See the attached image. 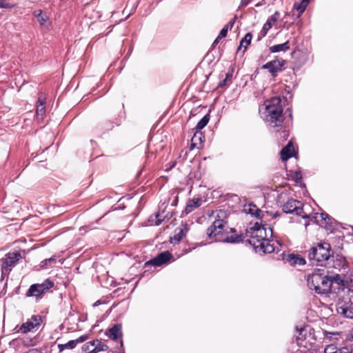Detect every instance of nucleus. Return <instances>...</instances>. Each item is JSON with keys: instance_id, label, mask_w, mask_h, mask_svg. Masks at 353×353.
Masks as SVG:
<instances>
[{"instance_id": "f257e3e1", "label": "nucleus", "mask_w": 353, "mask_h": 353, "mask_svg": "<svg viewBox=\"0 0 353 353\" xmlns=\"http://www.w3.org/2000/svg\"><path fill=\"white\" fill-rule=\"evenodd\" d=\"M211 218L214 220L212 225L207 229V235L209 239L215 241L231 243L243 241L241 235H228L230 232H234L235 230L230 228L227 225L228 213L225 210H219L213 212Z\"/></svg>"}, {"instance_id": "f03ea898", "label": "nucleus", "mask_w": 353, "mask_h": 353, "mask_svg": "<svg viewBox=\"0 0 353 353\" xmlns=\"http://www.w3.org/2000/svg\"><path fill=\"white\" fill-rule=\"evenodd\" d=\"M283 110L279 97L265 101L259 109L261 118L276 132H279L284 121Z\"/></svg>"}, {"instance_id": "7ed1b4c3", "label": "nucleus", "mask_w": 353, "mask_h": 353, "mask_svg": "<svg viewBox=\"0 0 353 353\" xmlns=\"http://www.w3.org/2000/svg\"><path fill=\"white\" fill-rule=\"evenodd\" d=\"M307 281L309 288L317 294H323L330 292L328 271L325 273L324 270L319 269L308 276Z\"/></svg>"}, {"instance_id": "20e7f679", "label": "nucleus", "mask_w": 353, "mask_h": 353, "mask_svg": "<svg viewBox=\"0 0 353 353\" xmlns=\"http://www.w3.org/2000/svg\"><path fill=\"white\" fill-rule=\"evenodd\" d=\"M330 245L327 243H321L310 249L308 257L310 261H314L321 264L317 265L327 267L330 264Z\"/></svg>"}, {"instance_id": "39448f33", "label": "nucleus", "mask_w": 353, "mask_h": 353, "mask_svg": "<svg viewBox=\"0 0 353 353\" xmlns=\"http://www.w3.org/2000/svg\"><path fill=\"white\" fill-rule=\"evenodd\" d=\"M247 234L250 236L249 243L254 248L260 244L261 241L268 239L266 229L258 222L247 229Z\"/></svg>"}, {"instance_id": "423d86ee", "label": "nucleus", "mask_w": 353, "mask_h": 353, "mask_svg": "<svg viewBox=\"0 0 353 353\" xmlns=\"http://www.w3.org/2000/svg\"><path fill=\"white\" fill-rule=\"evenodd\" d=\"M22 259L19 252H9L1 259V281L8 277L13 267Z\"/></svg>"}, {"instance_id": "0eeeda50", "label": "nucleus", "mask_w": 353, "mask_h": 353, "mask_svg": "<svg viewBox=\"0 0 353 353\" xmlns=\"http://www.w3.org/2000/svg\"><path fill=\"white\" fill-rule=\"evenodd\" d=\"M283 211L286 214L294 213L298 216H301L303 218H308L307 215L303 214V210L302 203L295 199H289L283 205Z\"/></svg>"}, {"instance_id": "6e6552de", "label": "nucleus", "mask_w": 353, "mask_h": 353, "mask_svg": "<svg viewBox=\"0 0 353 353\" xmlns=\"http://www.w3.org/2000/svg\"><path fill=\"white\" fill-rule=\"evenodd\" d=\"M54 285L53 282L49 279H46L42 283H37L32 285L26 292L27 296H39L45 293L50 288Z\"/></svg>"}, {"instance_id": "1a4fd4ad", "label": "nucleus", "mask_w": 353, "mask_h": 353, "mask_svg": "<svg viewBox=\"0 0 353 353\" xmlns=\"http://www.w3.org/2000/svg\"><path fill=\"white\" fill-rule=\"evenodd\" d=\"M41 321V316L39 315H33L30 319L23 323L19 327H16L17 332H21L23 334L32 332L34 329H38Z\"/></svg>"}, {"instance_id": "9d476101", "label": "nucleus", "mask_w": 353, "mask_h": 353, "mask_svg": "<svg viewBox=\"0 0 353 353\" xmlns=\"http://www.w3.org/2000/svg\"><path fill=\"white\" fill-rule=\"evenodd\" d=\"M285 61L283 59H274L262 65V69H267L272 77H276L277 73L284 68Z\"/></svg>"}, {"instance_id": "9b49d317", "label": "nucleus", "mask_w": 353, "mask_h": 353, "mask_svg": "<svg viewBox=\"0 0 353 353\" xmlns=\"http://www.w3.org/2000/svg\"><path fill=\"white\" fill-rule=\"evenodd\" d=\"M337 313L345 318L353 319V303L339 302L336 304Z\"/></svg>"}, {"instance_id": "f8f14e48", "label": "nucleus", "mask_w": 353, "mask_h": 353, "mask_svg": "<svg viewBox=\"0 0 353 353\" xmlns=\"http://www.w3.org/2000/svg\"><path fill=\"white\" fill-rule=\"evenodd\" d=\"M172 258V255L168 251H165L148 261L146 264L152 265L154 266H161L167 263Z\"/></svg>"}, {"instance_id": "ddd939ff", "label": "nucleus", "mask_w": 353, "mask_h": 353, "mask_svg": "<svg viewBox=\"0 0 353 353\" xmlns=\"http://www.w3.org/2000/svg\"><path fill=\"white\" fill-rule=\"evenodd\" d=\"M314 219L320 225L325 223V227L327 230H332L334 228L333 222L329 215L326 213L316 214Z\"/></svg>"}, {"instance_id": "4468645a", "label": "nucleus", "mask_w": 353, "mask_h": 353, "mask_svg": "<svg viewBox=\"0 0 353 353\" xmlns=\"http://www.w3.org/2000/svg\"><path fill=\"white\" fill-rule=\"evenodd\" d=\"M280 17L279 12H275L274 14L268 18L266 23L263 25L261 30L262 36L264 37L267 34L268 31L273 26V25L277 21Z\"/></svg>"}, {"instance_id": "2eb2a0df", "label": "nucleus", "mask_w": 353, "mask_h": 353, "mask_svg": "<svg viewBox=\"0 0 353 353\" xmlns=\"http://www.w3.org/2000/svg\"><path fill=\"white\" fill-rule=\"evenodd\" d=\"M107 335L113 341H117L122 336L121 325L120 324L114 325L107 332Z\"/></svg>"}, {"instance_id": "dca6fc26", "label": "nucleus", "mask_w": 353, "mask_h": 353, "mask_svg": "<svg viewBox=\"0 0 353 353\" xmlns=\"http://www.w3.org/2000/svg\"><path fill=\"white\" fill-rule=\"evenodd\" d=\"M294 150L293 145L292 142H288L287 145L284 147L281 152V159L282 161H285L289 159L292 156V152Z\"/></svg>"}, {"instance_id": "f3484780", "label": "nucleus", "mask_w": 353, "mask_h": 353, "mask_svg": "<svg viewBox=\"0 0 353 353\" xmlns=\"http://www.w3.org/2000/svg\"><path fill=\"white\" fill-rule=\"evenodd\" d=\"M90 344L94 347L93 350L90 351V353H97L100 351H106L108 350V346L106 344L97 339L90 341Z\"/></svg>"}, {"instance_id": "a211bd4d", "label": "nucleus", "mask_w": 353, "mask_h": 353, "mask_svg": "<svg viewBox=\"0 0 353 353\" xmlns=\"http://www.w3.org/2000/svg\"><path fill=\"white\" fill-rule=\"evenodd\" d=\"M33 14L41 26H46L49 21V17L47 14L43 13L41 10H35Z\"/></svg>"}, {"instance_id": "6ab92c4d", "label": "nucleus", "mask_w": 353, "mask_h": 353, "mask_svg": "<svg viewBox=\"0 0 353 353\" xmlns=\"http://www.w3.org/2000/svg\"><path fill=\"white\" fill-rule=\"evenodd\" d=\"M255 248H259V250L264 253H272L274 250L273 245L270 243L268 239L261 241Z\"/></svg>"}, {"instance_id": "aec40b11", "label": "nucleus", "mask_w": 353, "mask_h": 353, "mask_svg": "<svg viewBox=\"0 0 353 353\" xmlns=\"http://www.w3.org/2000/svg\"><path fill=\"white\" fill-rule=\"evenodd\" d=\"M200 205H201V199H193L190 200L185 207L186 214L190 213L195 208L199 207Z\"/></svg>"}, {"instance_id": "412c9836", "label": "nucleus", "mask_w": 353, "mask_h": 353, "mask_svg": "<svg viewBox=\"0 0 353 353\" xmlns=\"http://www.w3.org/2000/svg\"><path fill=\"white\" fill-rule=\"evenodd\" d=\"M289 49H290V45H289L288 41L283 43L274 45L270 48V50L271 52H281V51L285 52Z\"/></svg>"}, {"instance_id": "4be33fe9", "label": "nucleus", "mask_w": 353, "mask_h": 353, "mask_svg": "<svg viewBox=\"0 0 353 353\" xmlns=\"http://www.w3.org/2000/svg\"><path fill=\"white\" fill-rule=\"evenodd\" d=\"M45 112H46L45 100L42 99H41V97H39L38 99V101H37V110H36L37 115L38 117L41 116V119H42Z\"/></svg>"}, {"instance_id": "5701e85b", "label": "nucleus", "mask_w": 353, "mask_h": 353, "mask_svg": "<svg viewBox=\"0 0 353 353\" xmlns=\"http://www.w3.org/2000/svg\"><path fill=\"white\" fill-rule=\"evenodd\" d=\"M252 36L251 33H247L245 37L241 39L240 46L239 50H240L241 48H243L245 51L247 48V47L250 45L251 40H252Z\"/></svg>"}, {"instance_id": "b1692460", "label": "nucleus", "mask_w": 353, "mask_h": 353, "mask_svg": "<svg viewBox=\"0 0 353 353\" xmlns=\"http://www.w3.org/2000/svg\"><path fill=\"white\" fill-rule=\"evenodd\" d=\"M187 232L186 228H176L174 231V235L173 239L176 242H179L185 235Z\"/></svg>"}, {"instance_id": "393cba45", "label": "nucleus", "mask_w": 353, "mask_h": 353, "mask_svg": "<svg viewBox=\"0 0 353 353\" xmlns=\"http://www.w3.org/2000/svg\"><path fill=\"white\" fill-rule=\"evenodd\" d=\"M308 3L309 0H301L300 3H295L294 5V9L297 10L299 12V17L305 11Z\"/></svg>"}, {"instance_id": "a878e982", "label": "nucleus", "mask_w": 353, "mask_h": 353, "mask_svg": "<svg viewBox=\"0 0 353 353\" xmlns=\"http://www.w3.org/2000/svg\"><path fill=\"white\" fill-rule=\"evenodd\" d=\"M77 346L74 340H71L65 344H59L58 348L60 352L65 349H74Z\"/></svg>"}, {"instance_id": "bb28decb", "label": "nucleus", "mask_w": 353, "mask_h": 353, "mask_svg": "<svg viewBox=\"0 0 353 353\" xmlns=\"http://www.w3.org/2000/svg\"><path fill=\"white\" fill-rule=\"evenodd\" d=\"M210 120V116L208 114L205 115L197 123L196 128L197 130H201L205 128L208 123Z\"/></svg>"}, {"instance_id": "cd10ccee", "label": "nucleus", "mask_w": 353, "mask_h": 353, "mask_svg": "<svg viewBox=\"0 0 353 353\" xmlns=\"http://www.w3.org/2000/svg\"><path fill=\"white\" fill-rule=\"evenodd\" d=\"M288 257V260L292 261L294 264L304 265L305 263V260L303 258L296 256L294 254H290Z\"/></svg>"}, {"instance_id": "c85d7f7f", "label": "nucleus", "mask_w": 353, "mask_h": 353, "mask_svg": "<svg viewBox=\"0 0 353 353\" xmlns=\"http://www.w3.org/2000/svg\"><path fill=\"white\" fill-rule=\"evenodd\" d=\"M232 74L228 72L225 74V78L223 81H220L219 86L221 88L228 86L232 81Z\"/></svg>"}, {"instance_id": "c756f323", "label": "nucleus", "mask_w": 353, "mask_h": 353, "mask_svg": "<svg viewBox=\"0 0 353 353\" xmlns=\"http://www.w3.org/2000/svg\"><path fill=\"white\" fill-rule=\"evenodd\" d=\"M22 341H23V343L26 346H34L38 342L37 339L36 337L30 338L28 336H26V337L23 338Z\"/></svg>"}, {"instance_id": "7c9ffc66", "label": "nucleus", "mask_w": 353, "mask_h": 353, "mask_svg": "<svg viewBox=\"0 0 353 353\" xmlns=\"http://www.w3.org/2000/svg\"><path fill=\"white\" fill-rule=\"evenodd\" d=\"M328 278L329 280L330 281V288L332 287V283L344 285L343 281L341 279V276L338 274L334 275L328 274Z\"/></svg>"}, {"instance_id": "2f4dec72", "label": "nucleus", "mask_w": 353, "mask_h": 353, "mask_svg": "<svg viewBox=\"0 0 353 353\" xmlns=\"http://www.w3.org/2000/svg\"><path fill=\"white\" fill-rule=\"evenodd\" d=\"M202 138H203L202 132H201L200 130L196 132L192 139V146H194L197 141L202 142Z\"/></svg>"}, {"instance_id": "473e14b6", "label": "nucleus", "mask_w": 353, "mask_h": 353, "mask_svg": "<svg viewBox=\"0 0 353 353\" xmlns=\"http://www.w3.org/2000/svg\"><path fill=\"white\" fill-rule=\"evenodd\" d=\"M14 4L9 3L8 0H0V8H12Z\"/></svg>"}, {"instance_id": "72a5a7b5", "label": "nucleus", "mask_w": 353, "mask_h": 353, "mask_svg": "<svg viewBox=\"0 0 353 353\" xmlns=\"http://www.w3.org/2000/svg\"><path fill=\"white\" fill-rule=\"evenodd\" d=\"M324 352L325 353H339L337 347L333 344L327 345Z\"/></svg>"}, {"instance_id": "f704fd0d", "label": "nucleus", "mask_w": 353, "mask_h": 353, "mask_svg": "<svg viewBox=\"0 0 353 353\" xmlns=\"http://www.w3.org/2000/svg\"><path fill=\"white\" fill-rule=\"evenodd\" d=\"M55 261H56V259H55V256H54L49 259H45L41 261V267L43 268H46L49 263H54V262H55Z\"/></svg>"}, {"instance_id": "c9c22d12", "label": "nucleus", "mask_w": 353, "mask_h": 353, "mask_svg": "<svg viewBox=\"0 0 353 353\" xmlns=\"http://www.w3.org/2000/svg\"><path fill=\"white\" fill-rule=\"evenodd\" d=\"M249 212L257 218L260 217L261 214L263 213V212L261 210L258 209L256 206H254L253 209L250 208L249 210Z\"/></svg>"}, {"instance_id": "e433bc0d", "label": "nucleus", "mask_w": 353, "mask_h": 353, "mask_svg": "<svg viewBox=\"0 0 353 353\" xmlns=\"http://www.w3.org/2000/svg\"><path fill=\"white\" fill-rule=\"evenodd\" d=\"M228 26H224V27L220 31L219 34L218 35V39H222L223 37H225L228 34Z\"/></svg>"}, {"instance_id": "4c0bfd02", "label": "nucleus", "mask_w": 353, "mask_h": 353, "mask_svg": "<svg viewBox=\"0 0 353 353\" xmlns=\"http://www.w3.org/2000/svg\"><path fill=\"white\" fill-rule=\"evenodd\" d=\"M339 353H352V349L349 347H343L338 350Z\"/></svg>"}, {"instance_id": "58836bf2", "label": "nucleus", "mask_w": 353, "mask_h": 353, "mask_svg": "<svg viewBox=\"0 0 353 353\" xmlns=\"http://www.w3.org/2000/svg\"><path fill=\"white\" fill-rule=\"evenodd\" d=\"M87 339H88V336L84 335V336H81L79 337L78 339H75L74 341H75L76 345H77L79 343L84 342L85 340H87Z\"/></svg>"}, {"instance_id": "ea45409f", "label": "nucleus", "mask_w": 353, "mask_h": 353, "mask_svg": "<svg viewBox=\"0 0 353 353\" xmlns=\"http://www.w3.org/2000/svg\"><path fill=\"white\" fill-rule=\"evenodd\" d=\"M296 330L299 332V336H297V339H302V338L303 337V332L305 331V328L301 327L299 329L298 327H296Z\"/></svg>"}, {"instance_id": "a19ab883", "label": "nucleus", "mask_w": 353, "mask_h": 353, "mask_svg": "<svg viewBox=\"0 0 353 353\" xmlns=\"http://www.w3.org/2000/svg\"><path fill=\"white\" fill-rule=\"evenodd\" d=\"M25 353H42L41 350L40 349L34 348L28 350V352Z\"/></svg>"}, {"instance_id": "79ce46f5", "label": "nucleus", "mask_w": 353, "mask_h": 353, "mask_svg": "<svg viewBox=\"0 0 353 353\" xmlns=\"http://www.w3.org/2000/svg\"><path fill=\"white\" fill-rule=\"evenodd\" d=\"M251 0H241L240 7H245L248 5Z\"/></svg>"}, {"instance_id": "37998d69", "label": "nucleus", "mask_w": 353, "mask_h": 353, "mask_svg": "<svg viewBox=\"0 0 353 353\" xmlns=\"http://www.w3.org/2000/svg\"><path fill=\"white\" fill-rule=\"evenodd\" d=\"M234 23V20L230 21L225 26H228V29H232Z\"/></svg>"}, {"instance_id": "c03bdc74", "label": "nucleus", "mask_w": 353, "mask_h": 353, "mask_svg": "<svg viewBox=\"0 0 353 353\" xmlns=\"http://www.w3.org/2000/svg\"><path fill=\"white\" fill-rule=\"evenodd\" d=\"M347 339L350 340V341H353V329L350 331V332L348 334V336H347Z\"/></svg>"}, {"instance_id": "a18cd8bd", "label": "nucleus", "mask_w": 353, "mask_h": 353, "mask_svg": "<svg viewBox=\"0 0 353 353\" xmlns=\"http://www.w3.org/2000/svg\"><path fill=\"white\" fill-rule=\"evenodd\" d=\"M219 39H218V37H217L216 39L214 40V41L213 43V46L216 45L219 43Z\"/></svg>"}, {"instance_id": "49530a36", "label": "nucleus", "mask_w": 353, "mask_h": 353, "mask_svg": "<svg viewBox=\"0 0 353 353\" xmlns=\"http://www.w3.org/2000/svg\"><path fill=\"white\" fill-rule=\"evenodd\" d=\"M100 304H101L100 301H96V302L94 303V305H93L95 307V306H97V305H100Z\"/></svg>"}, {"instance_id": "de8ad7c7", "label": "nucleus", "mask_w": 353, "mask_h": 353, "mask_svg": "<svg viewBox=\"0 0 353 353\" xmlns=\"http://www.w3.org/2000/svg\"><path fill=\"white\" fill-rule=\"evenodd\" d=\"M282 133L284 134V137L288 136V132L285 130L282 131Z\"/></svg>"}, {"instance_id": "09e8293b", "label": "nucleus", "mask_w": 353, "mask_h": 353, "mask_svg": "<svg viewBox=\"0 0 353 353\" xmlns=\"http://www.w3.org/2000/svg\"><path fill=\"white\" fill-rule=\"evenodd\" d=\"M161 221L160 219H157L156 221V225H159L161 224Z\"/></svg>"}, {"instance_id": "8fccbe9b", "label": "nucleus", "mask_w": 353, "mask_h": 353, "mask_svg": "<svg viewBox=\"0 0 353 353\" xmlns=\"http://www.w3.org/2000/svg\"><path fill=\"white\" fill-rule=\"evenodd\" d=\"M328 334H332V333H331V332H325V335L326 336H328Z\"/></svg>"}, {"instance_id": "3c124183", "label": "nucleus", "mask_w": 353, "mask_h": 353, "mask_svg": "<svg viewBox=\"0 0 353 353\" xmlns=\"http://www.w3.org/2000/svg\"><path fill=\"white\" fill-rule=\"evenodd\" d=\"M268 229H269V230L270 231V232H271V234H272V231L271 228H270V227H269V228H268Z\"/></svg>"}, {"instance_id": "603ef678", "label": "nucleus", "mask_w": 353, "mask_h": 353, "mask_svg": "<svg viewBox=\"0 0 353 353\" xmlns=\"http://www.w3.org/2000/svg\"><path fill=\"white\" fill-rule=\"evenodd\" d=\"M121 345L122 346L123 345V341H121Z\"/></svg>"}, {"instance_id": "864d4df0", "label": "nucleus", "mask_w": 353, "mask_h": 353, "mask_svg": "<svg viewBox=\"0 0 353 353\" xmlns=\"http://www.w3.org/2000/svg\"><path fill=\"white\" fill-rule=\"evenodd\" d=\"M352 230H353V226H352Z\"/></svg>"}]
</instances>
